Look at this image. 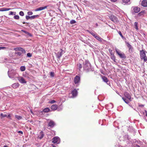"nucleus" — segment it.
I'll return each mask as SVG.
<instances>
[{
  "mask_svg": "<svg viewBox=\"0 0 147 147\" xmlns=\"http://www.w3.org/2000/svg\"><path fill=\"white\" fill-rule=\"evenodd\" d=\"M91 66L90 62L86 60L84 62L83 65L84 69L86 72H88L91 70Z\"/></svg>",
  "mask_w": 147,
  "mask_h": 147,
  "instance_id": "obj_1",
  "label": "nucleus"
},
{
  "mask_svg": "<svg viewBox=\"0 0 147 147\" xmlns=\"http://www.w3.org/2000/svg\"><path fill=\"white\" fill-rule=\"evenodd\" d=\"M13 49L16 51L15 53L17 56H20L22 54L26 52L25 50L21 47L15 48Z\"/></svg>",
  "mask_w": 147,
  "mask_h": 147,
  "instance_id": "obj_2",
  "label": "nucleus"
},
{
  "mask_svg": "<svg viewBox=\"0 0 147 147\" xmlns=\"http://www.w3.org/2000/svg\"><path fill=\"white\" fill-rule=\"evenodd\" d=\"M8 74L9 77L13 79L17 77L18 76V74L16 71L13 70H9L8 71Z\"/></svg>",
  "mask_w": 147,
  "mask_h": 147,
  "instance_id": "obj_3",
  "label": "nucleus"
},
{
  "mask_svg": "<svg viewBox=\"0 0 147 147\" xmlns=\"http://www.w3.org/2000/svg\"><path fill=\"white\" fill-rule=\"evenodd\" d=\"M140 56L141 59H143L145 62L147 61V57L146 56L145 51L143 50L140 51Z\"/></svg>",
  "mask_w": 147,
  "mask_h": 147,
  "instance_id": "obj_4",
  "label": "nucleus"
},
{
  "mask_svg": "<svg viewBox=\"0 0 147 147\" xmlns=\"http://www.w3.org/2000/svg\"><path fill=\"white\" fill-rule=\"evenodd\" d=\"M80 81V77L79 76H76L74 79V82L75 84L79 85Z\"/></svg>",
  "mask_w": 147,
  "mask_h": 147,
  "instance_id": "obj_5",
  "label": "nucleus"
},
{
  "mask_svg": "<svg viewBox=\"0 0 147 147\" xmlns=\"http://www.w3.org/2000/svg\"><path fill=\"white\" fill-rule=\"evenodd\" d=\"M60 51H61L58 52L56 55L58 59H59L62 55L65 53L64 51L62 49H60Z\"/></svg>",
  "mask_w": 147,
  "mask_h": 147,
  "instance_id": "obj_6",
  "label": "nucleus"
},
{
  "mask_svg": "<svg viewBox=\"0 0 147 147\" xmlns=\"http://www.w3.org/2000/svg\"><path fill=\"white\" fill-rule=\"evenodd\" d=\"M60 138L58 137H55L53 139L52 142L54 143L59 144L60 143Z\"/></svg>",
  "mask_w": 147,
  "mask_h": 147,
  "instance_id": "obj_7",
  "label": "nucleus"
},
{
  "mask_svg": "<svg viewBox=\"0 0 147 147\" xmlns=\"http://www.w3.org/2000/svg\"><path fill=\"white\" fill-rule=\"evenodd\" d=\"M110 19L114 22L116 23L118 22L117 18L115 16L111 15L109 17Z\"/></svg>",
  "mask_w": 147,
  "mask_h": 147,
  "instance_id": "obj_8",
  "label": "nucleus"
},
{
  "mask_svg": "<svg viewBox=\"0 0 147 147\" xmlns=\"http://www.w3.org/2000/svg\"><path fill=\"white\" fill-rule=\"evenodd\" d=\"M18 79L19 82L22 84H25L26 83V81L22 77H18Z\"/></svg>",
  "mask_w": 147,
  "mask_h": 147,
  "instance_id": "obj_9",
  "label": "nucleus"
},
{
  "mask_svg": "<svg viewBox=\"0 0 147 147\" xmlns=\"http://www.w3.org/2000/svg\"><path fill=\"white\" fill-rule=\"evenodd\" d=\"M116 51L117 53L119 56L122 59H125L126 58V57L124 53H121L119 51H118L117 49H116Z\"/></svg>",
  "mask_w": 147,
  "mask_h": 147,
  "instance_id": "obj_10",
  "label": "nucleus"
},
{
  "mask_svg": "<svg viewBox=\"0 0 147 147\" xmlns=\"http://www.w3.org/2000/svg\"><path fill=\"white\" fill-rule=\"evenodd\" d=\"M124 96L129 100L131 101V96L128 92H124Z\"/></svg>",
  "mask_w": 147,
  "mask_h": 147,
  "instance_id": "obj_11",
  "label": "nucleus"
},
{
  "mask_svg": "<svg viewBox=\"0 0 147 147\" xmlns=\"http://www.w3.org/2000/svg\"><path fill=\"white\" fill-rule=\"evenodd\" d=\"M140 11V8L138 7H135L133 8V11L134 13H138Z\"/></svg>",
  "mask_w": 147,
  "mask_h": 147,
  "instance_id": "obj_12",
  "label": "nucleus"
},
{
  "mask_svg": "<svg viewBox=\"0 0 147 147\" xmlns=\"http://www.w3.org/2000/svg\"><path fill=\"white\" fill-rule=\"evenodd\" d=\"M48 125L50 127H53L55 125V123L54 121L51 120L49 123Z\"/></svg>",
  "mask_w": 147,
  "mask_h": 147,
  "instance_id": "obj_13",
  "label": "nucleus"
},
{
  "mask_svg": "<svg viewBox=\"0 0 147 147\" xmlns=\"http://www.w3.org/2000/svg\"><path fill=\"white\" fill-rule=\"evenodd\" d=\"M102 78L103 81L104 82L106 83L107 84L109 85L110 84V82L108 81V79L106 77L103 76Z\"/></svg>",
  "mask_w": 147,
  "mask_h": 147,
  "instance_id": "obj_14",
  "label": "nucleus"
},
{
  "mask_svg": "<svg viewBox=\"0 0 147 147\" xmlns=\"http://www.w3.org/2000/svg\"><path fill=\"white\" fill-rule=\"evenodd\" d=\"M141 5L144 7H147V1L146 0H143L142 1Z\"/></svg>",
  "mask_w": 147,
  "mask_h": 147,
  "instance_id": "obj_15",
  "label": "nucleus"
},
{
  "mask_svg": "<svg viewBox=\"0 0 147 147\" xmlns=\"http://www.w3.org/2000/svg\"><path fill=\"white\" fill-rule=\"evenodd\" d=\"M74 97H76L78 94V92L76 89H74L71 92Z\"/></svg>",
  "mask_w": 147,
  "mask_h": 147,
  "instance_id": "obj_16",
  "label": "nucleus"
},
{
  "mask_svg": "<svg viewBox=\"0 0 147 147\" xmlns=\"http://www.w3.org/2000/svg\"><path fill=\"white\" fill-rule=\"evenodd\" d=\"M47 7V6H45L44 7H41L39 8H37L36 9L35 11H41L46 9Z\"/></svg>",
  "mask_w": 147,
  "mask_h": 147,
  "instance_id": "obj_17",
  "label": "nucleus"
},
{
  "mask_svg": "<svg viewBox=\"0 0 147 147\" xmlns=\"http://www.w3.org/2000/svg\"><path fill=\"white\" fill-rule=\"evenodd\" d=\"M9 59L7 58H1L0 60V62L1 63H3V62H9Z\"/></svg>",
  "mask_w": 147,
  "mask_h": 147,
  "instance_id": "obj_18",
  "label": "nucleus"
},
{
  "mask_svg": "<svg viewBox=\"0 0 147 147\" xmlns=\"http://www.w3.org/2000/svg\"><path fill=\"white\" fill-rule=\"evenodd\" d=\"M44 133L42 131H41L40 132L38 137L40 139H41L44 137Z\"/></svg>",
  "mask_w": 147,
  "mask_h": 147,
  "instance_id": "obj_19",
  "label": "nucleus"
},
{
  "mask_svg": "<svg viewBox=\"0 0 147 147\" xmlns=\"http://www.w3.org/2000/svg\"><path fill=\"white\" fill-rule=\"evenodd\" d=\"M57 109V105L54 104L52 105L51 107V109L53 110H55Z\"/></svg>",
  "mask_w": 147,
  "mask_h": 147,
  "instance_id": "obj_20",
  "label": "nucleus"
},
{
  "mask_svg": "<svg viewBox=\"0 0 147 147\" xmlns=\"http://www.w3.org/2000/svg\"><path fill=\"white\" fill-rule=\"evenodd\" d=\"M19 86V84L17 83H16L13 84L12 85V86L14 88H17Z\"/></svg>",
  "mask_w": 147,
  "mask_h": 147,
  "instance_id": "obj_21",
  "label": "nucleus"
},
{
  "mask_svg": "<svg viewBox=\"0 0 147 147\" xmlns=\"http://www.w3.org/2000/svg\"><path fill=\"white\" fill-rule=\"evenodd\" d=\"M144 12V11H141L137 14V16H136V17L138 18L140 16H143V13Z\"/></svg>",
  "mask_w": 147,
  "mask_h": 147,
  "instance_id": "obj_22",
  "label": "nucleus"
},
{
  "mask_svg": "<svg viewBox=\"0 0 147 147\" xmlns=\"http://www.w3.org/2000/svg\"><path fill=\"white\" fill-rule=\"evenodd\" d=\"M50 109L49 108H46L43 110V112L44 113H48L50 111Z\"/></svg>",
  "mask_w": 147,
  "mask_h": 147,
  "instance_id": "obj_23",
  "label": "nucleus"
},
{
  "mask_svg": "<svg viewBox=\"0 0 147 147\" xmlns=\"http://www.w3.org/2000/svg\"><path fill=\"white\" fill-rule=\"evenodd\" d=\"M95 38L100 42H102L103 40V39L98 35H97V36Z\"/></svg>",
  "mask_w": 147,
  "mask_h": 147,
  "instance_id": "obj_24",
  "label": "nucleus"
},
{
  "mask_svg": "<svg viewBox=\"0 0 147 147\" xmlns=\"http://www.w3.org/2000/svg\"><path fill=\"white\" fill-rule=\"evenodd\" d=\"M125 43L126 44L127 46L129 48V50L132 48V46L128 42H125Z\"/></svg>",
  "mask_w": 147,
  "mask_h": 147,
  "instance_id": "obj_25",
  "label": "nucleus"
},
{
  "mask_svg": "<svg viewBox=\"0 0 147 147\" xmlns=\"http://www.w3.org/2000/svg\"><path fill=\"white\" fill-rule=\"evenodd\" d=\"M130 0H123V3H125V4H130Z\"/></svg>",
  "mask_w": 147,
  "mask_h": 147,
  "instance_id": "obj_26",
  "label": "nucleus"
},
{
  "mask_svg": "<svg viewBox=\"0 0 147 147\" xmlns=\"http://www.w3.org/2000/svg\"><path fill=\"white\" fill-rule=\"evenodd\" d=\"M20 70L22 71H24L26 69V67L25 66H22L20 67Z\"/></svg>",
  "mask_w": 147,
  "mask_h": 147,
  "instance_id": "obj_27",
  "label": "nucleus"
},
{
  "mask_svg": "<svg viewBox=\"0 0 147 147\" xmlns=\"http://www.w3.org/2000/svg\"><path fill=\"white\" fill-rule=\"evenodd\" d=\"M138 23L136 22H135L134 24L135 28L137 30H138Z\"/></svg>",
  "mask_w": 147,
  "mask_h": 147,
  "instance_id": "obj_28",
  "label": "nucleus"
},
{
  "mask_svg": "<svg viewBox=\"0 0 147 147\" xmlns=\"http://www.w3.org/2000/svg\"><path fill=\"white\" fill-rule=\"evenodd\" d=\"M39 16L38 15H34L31 16V20L34 19L36 18H38Z\"/></svg>",
  "mask_w": 147,
  "mask_h": 147,
  "instance_id": "obj_29",
  "label": "nucleus"
},
{
  "mask_svg": "<svg viewBox=\"0 0 147 147\" xmlns=\"http://www.w3.org/2000/svg\"><path fill=\"white\" fill-rule=\"evenodd\" d=\"M122 99L123 100V101L125 102V103L127 104H128L129 103V102L128 100L125 97H123Z\"/></svg>",
  "mask_w": 147,
  "mask_h": 147,
  "instance_id": "obj_30",
  "label": "nucleus"
},
{
  "mask_svg": "<svg viewBox=\"0 0 147 147\" xmlns=\"http://www.w3.org/2000/svg\"><path fill=\"white\" fill-rule=\"evenodd\" d=\"M15 117L16 118H17V119L19 120L22 119V117L21 116L19 115H16L15 116Z\"/></svg>",
  "mask_w": 147,
  "mask_h": 147,
  "instance_id": "obj_31",
  "label": "nucleus"
},
{
  "mask_svg": "<svg viewBox=\"0 0 147 147\" xmlns=\"http://www.w3.org/2000/svg\"><path fill=\"white\" fill-rule=\"evenodd\" d=\"M77 66L78 68L80 70L82 68V66L80 63H78L77 65Z\"/></svg>",
  "mask_w": 147,
  "mask_h": 147,
  "instance_id": "obj_32",
  "label": "nucleus"
},
{
  "mask_svg": "<svg viewBox=\"0 0 147 147\" xmlns=\"http://www.w3.org/2000/svg\"><path fill=\"white\" fill-rule=\"evenodd\" d=\"M0 116L2 117V118L7 117V115L5 114L1 113L0 114Z\"/></svg>",
  "mask_w": 147,
  "mask_h": 147,
  "instance_id": "obj_33",
  "label": "nucleus"
},
{
  "mask_svg": "<svg viewBox=\"0 0 147 147\" xmlns=\"http://www.w3.org/2000/svg\"><path fill=\"white\" fill-rule=\"evenodd\" d=\"M111 59H112L114 61H115V58L114 55H111Z\"/></svg>",
  "mask_w": 147,
  "mask_h": 147,
  "instance_id": "obj_34",
  "label": "nucleus"
},
{
  "mask_svg": "<svg viewBox=\"0 0 147 147\" xmlns=\"http://www.w3.org/2000/svg\"><path fill=\"white\" fill-rule=\"evenodd\" d=\"M118 33L119 34V35L121 36V38H122V39H124V38H125L124 37H123V35H122V33H121V31H119V32H118Z\"/></svg>",
  "mask_w": 147,
  "mask_h": 147,
  "instance_id": "obj_35",
  "label": "nucleus"
},
{
  "mask_svg": "<svg viewBox=\"0 0 147 147\" xmlns=\"http://www.w3.org/2000/svg\"><path fill=\"white\" fill-rule=\"evenodd\" d=\"M76 21L74 20H71L70 21V23L71 24H75L76 23Z\"/></svg>",
  "mask_w": 147,
  "mask_h": 147,
  "instance_id": "obj_36",
  "label": "nucleus"
},
{
  "mask_svg": "<svg viewBox=\"0 0 147 147\" xmlns=\"http://www.w3.org/2000/svg\"><path fill=\"white\" fill-rule=\"evenodd\" d=\"M23 31L24 33H25L26 34H27L28 35H29V36H32L31 34L30 33H28V32H26V31H23Z\"/></svg>",
  "mask_w": 147,
  "mask_h": 147,
  "instance_id": "obj_37",
  "label": "nucleus"
},
{
  "mask_svg": "<svg viewBox=\"0 0 147 147\" xmlns=\"http://www.w3.org/2000/svg\"><path fill=\"white\" fill-rule=\"evenodd\" d=\"M19 14L21 16H23L24 15V13L22 11H20L19 12Z\"/></svg>",
  "mask_w": 147,
  "mask_h": 147,
  "instance_id": "obj_38",
  "label": "nucleus"
},
{
  "mask_svg": "<svg viewBox=\"0 0 147 147\" xmlns=\"http://www.w3.org/2000/svg\"><path fill=\"white\" fill-rule=\"evenodd\" d=\"M54 73L53 72H51L50 73V75L51 77H54Z\"/></svg>",
  "mask_w": 147,
  "mask_h": 147,
  "instance_id": "obj_39",
  "label": "nucleus"
},
{
  "mask_svg": "<svg viewBox=\"0 0 147 147\" xmlns=\"http://www.w3.org/2000/svg\"><path fill=\"white\" fill-rule=\"evenodd\" d=\"M14 19L17 20H18L19 18V17L18 15H16L14 16Z\"/></svg>",
  "mask_w": 147,
  "mask_h": 147,
  "instance_id": "obj_40",
  "label": "nucleus"
},
{
  "mask_svg": "<svg viewBox=\"0 0 147 147\" xmlns=\"http://www.w3.org/2000/svg\"><path fill=\"white\" fill-rule=\"evenodd\" d=\"M26 18L27 20H28L29 19H30L31 20V16H26Z\"/></svg>",
  "mask_w": 147,
  "mask_h": 147,
  "instance_id": "obj_41",
  "label": "nucleus"
},
{
  "mask_svg": "<svg viewBox=\"0 0 147 147\" xmlns=\"http://www.w3.org/2000/svg\"><path fill=\"white\" fill-rule=\"evenodd\" d=\"M27 14L28 15H32L33 12L32 11H28L27 13Z\"/></svg>",
  "mask_w": 147,
  "mask_h": 147,
  "instance_id": "obj_42",
  "label": "nucleus"
},
{
  "mask_svg": "<svg viewBox=\"0 0 147 147\" xmlns=\"http://www.w3.org/2000/svg\"><path fill=\"white\" fill-rule=\"evenodd\" d=\"M27 56L28 57H31L32 56V55L30 53H28L27 54Z\"/></svg>",
  "mask_w": 147,
  "mask_h": 147,
  "instance_id": "obj_43",
  "label": "nucleus"
},
{
  "mask_svg": "<svg viewBox=\"0 0 147 147\" xmlns=\"http://www.w3.org/2000/svg\"><path fill=\"white\" fill-rule=\"evenodd\" d=\"M56 102V101L55 100H53L50 101V103H54Z\"/></svg>",
  "mask_w": 147,
  "mask_h": 147,
  "instance_id": "obj_44",
  "label": "nucleus"
},
{
  "mask_svg": "<svg viewBox=\"0 0 147 147\" xmlns=\"http://www.w3.org/2000/svg\"><path fill=\"white\" fill-rule=\"evenodd\" d=\"M6 49V48L5 47H0V50L2 49Z\"/></svg>",
  "mask_w": 147,
  "mask_h": 147,
  "instance_id": "obj_45",
  "label": "nucleus"
},
{
  "mask_svg": "<svg viewBox=\"0 0 147 147\" xmlns=\"http://www.w3.org/2000/svg\"><path fill=\"white\" fill-rule=\"evenodd\" d=\"M109 52H110L111 55H113V54L112 50H111V49H109Z\"/></svg>",
  "mask_w": 147,
  "mask_h": 147,
  "instance_id": "obj_46",
  "label": "nucleus"
},
{
  "mask_svg": "<svg viewBox=\"0 0 147 147\" xmlns=\"http://www.w3.org/2000/svg\"><path fill=\"white\" fill-rule=\"evenodd\" d=\"M89 33L90 34L92 35L93 36V35L95 34L93 32H90V31H89Z\"/></svg>",
  "mask_w": 147,
  "mask_h": 147,
  "instance_id": "obj_47",
  "label": "nucleus"
},
{
  "mask_svg": "<svg viewBox=\"0 0 147 147\" xmlns=\"http://www.w3.org/2000/svg\"><path fill=\"white\" fill-rule=\"evenodd\" d=\"M18 133H20L21 134H23V132L22 131H18Z\"/></svg>",
  "mask_w": 147,
  "mask_h": 147,
  "instance_id": "obj_48",
  "label": "nucleus"
},
{
  "mask_svg": "<svg viewBox=\"0 0 147 147\" xmlns=\"http://www.w3.org/2000/svg\"><path fill=\"white\" fill-rule=\"evenodd\" d=\"M13 12L12 11H10V13H9V15H13Z\"/></svg>",
  "mask_w": 147,
  "mask_h": 147,
  "instance_id": "obj_49",
  "label": "nucleus"
},
{
  "mask_svg": "<svg viewBox=\"0 0 147 147\" xmlns=\"http://www.w3.org/2000/svg\"><path fill=\"white\" fill-rule=\"evenodd\" d=\"M10 9L9 8H5V10L4 11H8L10 10Z\"/></svg>",
  "mask_w": 147,
  "mask_h": 147,
  "instance_id": "obj_50",
  "label": "nucleus"
},
{
  "mask_svg": "<svg viewBox=\"0 0 147 147\" xmlns=\"http://www.w3.org/2000/svg\"><path fill=\"white\" fill-rule=\"evenodd\" d=\"M7 118H10V119H11V116H10V114H9L8 115V116H7Z\"/></svg>",
  "mask_w": 147,
  "mask_h": 147,
  "instance_id": "obj_51",
  "label": "nucleus"
},
{
  "mask_svg": "<svg viewBox=\"0 0 147 147\" xmlns=\"http://www.w3.org/2000/svg\"><path fill=\"white\" fill-rule=\"evenodd\" d=\"M97 34H94L93 35V36L95 38H96V37L97 36Z\"/></svg>",
  "mask_w": 147,
  "mask_h": 147,
  "instance_id": "obj_52",
  "label": "nucleus"
},
{
  "mask_svg": "<svg viewBox=\"0 0 147 147\" xmlns=\"http://www.w3.org/2000/svg\"><path fill=\"white\" fill-rule=\"evenodd\" d=\"M145 113H146V115L147 117V111L146 110H145Z\"/></svg>",
  "mask_w": 147,
  "mask_h": 147,
  "instance_id": "obj_53",
  "label": "nucleus"
},
{
  "mask_svg": "<svg viewBox=\"0 0 147 147\" xmlns=\"http://www.w3.org/2000/svg\"><path fill=\"white\" fill-rule=\"evenodd\" d=\"M117 0H111V1H112L115 2Z\"/></svg>",
  "mask_w": 147,
  "mask_h": 147,
  "instance_id": "obj_54",
  "label": "nucleus"
},
{
  "mask_svg": "<svg viewBox=\"0 0 147 147\" xmlns=\"http://www.w3.org/2000/svg\"><path fill=\"white\" fill-rule=\"evenodd\" d=\"M3 147H8V146L6 145L4 146Z\"/></svg>",
  "mask_w": 147,
  "mask_h": 147,
  "instance_id": "obj_55",
  "label": "nucleus"
},
{
  "mask_svg": "<svg viewBox=\"0 0 147 147\" xmlns=\"http://www.w3.org/2000/svg\"><path fill=\"white\" fill-rule=\"evenodd\" d=\"M26 23H27L26 22H23V24H26Z\"/></svg>",
  "mask_w": 147,
  "mask_h": 147,
  "instance_id": "obj_56",
  "label": "nucleus"
},
{
  "mask_svg": "<svg viewBox=\"0 0 147 147\" xmlns=\"http://www.w3.org/2000/svg\"><path fill=\"white\" fill-rule=\"evenodd\" d=\"M7 95H8V96H9V97H10L11 96H10V95H9V94H7Z\"/></svg>",
  "mask_w": 147,
  "mask_h": 147,
  "instance_id": "obj_57",
  "label": "nucleus"
},
{
  "mask_svg": "<svg viewBox=\"0 0 147 147\" xmlns=\"http://www.w3.org/2000/svg\"><path fill=\"white\" fill-rule=\"evenodd\" d=\"M96 26H98V24H97V23H96Z\"/></svg>",
  "mask_w": 147,
  "mask_h": 147,
  "instance_id": "obj_58",
  "label": "nucleus"
},
{
  "mask_svg": "<svg viewBox=\"0 0 147 147\" xmlns=\"http://www.w3.org/2000/svg\"><path fill=\"white\" fill-rule=\"evenodd\" d=\"M57 109H58V111H60V109H59V108H58Z\"/></svg>",
  "mask_w": 147,
  "mask_h": 147,
  "instance_id": "obj_59",
  "label": "nucleus"
},
{
  "mask_svg": "<svg viewBox=\"0 0 147 147\" xmlns=\"http://www.w3.org/2000/svg\"><path fill=\"white\" fill-rule=\"evenodd\" d=\"M146 121L147 122V120L146 119H145Z\"/></svg>",
  "mask_w": 147,
  "mask_h": 147,
  "instance_id": "obj_60",
  "label": "nucleus"
},
{
  "mask_svg": "<svg viewBox=\"0 0 147 147\" xmlns=\"http://www.w3.org/2000/svg\"><path fill=\"white\" fill-rule=\"evenodd\" d=\"M141 106H143V105H142Z\"/></svg>",
  "mask_w": 147,
  "mask_h": 147,
  "instance_id": "obj_61",
  "label": "nucleus"
},
{
  "mask_svg": "<svg viewBox=\"0 0 147 147\" xmlns=\"http://www.w3.org/2000/svg\"><path fill=\"white\" fill-rule=\"evenodd\" d=\"M11 96H13V95H11Z\"/></svg>",
  "mask_w": 147,
  "mask_h": 147,
  "instance_id": "obj_62",
  "label": "nucleus"
},
{
  "mask_svg": "<svg viewBox=\"0 0 147 147\" xmlns=\"http://www.w3.org/2000/svg\"><path fill=\"white\" fill-rule=\"evenodd\" d=\"M1 135V134L0 133V136Z\"/></svg>",
  "mask_w": 147,
  "mask_h": 147,
  "instance_id": "obj_63",
  "label": "nucleus"
}]
</instances>
